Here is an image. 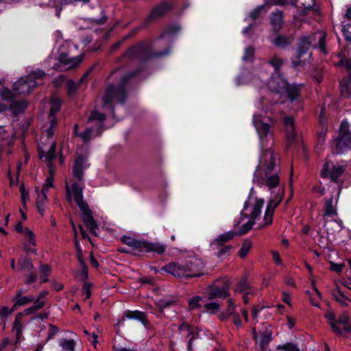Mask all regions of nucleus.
<instances>
[{"mask_svg": "<svg viewBox=\"0 0 351 351\" xmlns=\"http://www.w3.org/2000/svg\"><path fill=\"white\" fill-rule=\"evenodd\" d=\"M263 199H256L254 204H251L250 200L245 202L243 209L241 213L240 219L234 224L235 231H229L219 234L210 243V247L213 250H217L221 245L232 240L237 234L243 235L250 230L255 223L256 219L260 215L263 206Z\"/></svg>", "mask_w": 351, "mask_h": 351, "instance_id": "obj_2", "label": "nucleus"}, {"mask_svg": "<svg viewBox=\"0 0 351 351\" xmlns=\"http://www.w3.org/2000/svg\"><path fill=\"white\" fill-rule=\"evenodd\" d=\"M56 142L51 141H50V147L47 152L46 153L45 157L47 160L49 161L52 160L56 157Z\"/></svg>", "mask_w": 351, "mask_h": 351, "instance_id": "obj_44", "label": "nucleus"}, {"mask_svg": "<svg viewBox=\"0 0 351 351\" xmlns=\"http://www.w3.org/2000/svg\"><path fill=\"white\" fill-rule=\"evenodd\" d=\"M336 154H342L351 149V132L349 124L343 121L337 138L335 141Z\"/></svg>", "mask_w": 351, "mask_h": 351, "instance_id": "obj_9", "label": "nucleus"}, {"mask_svg": "<svg viewBox=\"0 0 351 351\" xmlns=\"http://www.w3.org/2000/svg\"><path fill=\"white\" fill-rule=\"evenodd\" d=\"M125 317H127L128 319H138L140 322H141L144 326H147L148 324V320L146 317V315L143 312H139L137 311H128L125 312Z\"/></svg>", "mask_w": 351, "mask_h": 351, "instance_id": "obj_26", "label": "nucleus"}, {"mask_svg": "<svg viewBox=\"0 0 351 351\" xmlns=\"http://www.w3.org/2000/svg\"><path fill=\"white\" fill-rule=\"evenodd\" d=\"M278 350L283 351H300L297 345L293 343H287L283 345H278L276 348Z\"/></svg>", "mask_w": 351, "mask_h": 351, "instance_id": "obj_43", "label": "nucleus"}, {"mask_svg": "<svg viewBox=\"0 0 351 351\" xmlns=\"http://www.w3.org/2000/svg\"><path fill=\"white\" fill-rule=\"evenodd\" d=\"M62 102L58 98H53L51 101L50 115L52 118L55 117V114L60 109Z\"/></svg>", "mask_w": 351, "mask_h": 351, "instance_id": "obj_41", "label": "nucleus"}, {"mask_svg": "<svg viewBox=\"0 0 351 351\" xmlns=\"http://www.w3.org/2000/svg\"><path fill=\"white\" fill-rule=\"evenodd\" d=\"M171 8V4L168 1H163L157 5L152 10L151 13L147 18V21H152L164 15Z\"/></svg>", "mask_w": 351, "mask_h": 351, "instance_id": "obj_16", "label": "nucleus"}, {"mask_svg": "<svg viewBox=\"0 0 351 351\" xmlns=\"http://www.w3.org/2000/svg\"><path fill=\"white\" fill-rule=\"evenodd\" d=\"M317 36V34L311 36H303L300 38L298 45L297 58H300L301 56L306 53L310 47L313 45V41L315 40V37Z\"/></svg>", "mask_w": 351, "mask_h": 351, "instance_id": "obj_18", "label": "nucleus"}, {"mask_svg": "<svg viewBox=\"0 0 351 351\" xmlns=\"http://www.w3.org/2000/svg\"><path fill=\"white\" fill-rule=\"evenodd\" d=\"M45 72L42 70H38L34 72L31 73L27 76H31V80H34L36 82V80L38 79H42L45 76Z\"/></svg>", "mask_w": 351, "mask_h": 351, "instance_id": "obj_55", "label": "nucleus"}, {"mask_svg": "<svg viewBox=\"0 0 351 351\" xmlns=\"http://www.w3.org/2000/svg\"><path fill=\"white\" fill-rule=\"evenodd\" d=\"M346 165H335L330 161H326L321 171L323 178H330V180L337 183L339 178L343 173Z\"/></svg>", "mask_w": 351, "mask_h": 351, "instance_id": "obj_12", "label": "nucleus"}, {"mask_svg": "<svg viewBox=\"0 0 351 351\" xmlns=\"http://www.w3.org/2000/svg\"><path fill=\"white\" fill-rule=\"evenodd\" d=\"M73 229L75 234V245L77 250V256L78 261L82 268V270L80 274V279L84 281V286L82 288V291L84 295H85V299L88 298V284L86 283V278H88V271L87 268L86 267L85 261L83 259V255H82V250L80 247L79 241L77 240V229L73 223H72Z\"/></svg>", "mask_w": 351, "mask_h": 351, "instance_id": "obj_10", "label": "nucleus"}, {"mask_svg": "<svg viewBox=\"0 0 351 351\" xmlns=\"http://www.w3.org/2000/svg\"><path fill=\"white\" fill-rule=\"evenodd\" d=\"M280 171L278 155L271 147L263 148L254 173V181L261 187H267L272 195L264 215L266 226L272 223L274 212L285 196V186L280 184Z\"/></svg>", "mask_w": 351, "mask_h": 351, "instance_id": "obj_1", "label": "nucleus"}, {"mask_svg": "<svg viewBox=\"0 0 351 351\" xmlns=\"http://www.w3.org/2000/svg\"><path fill=\"white\" fill-rule=\"evenodd\" d=\"M269 8V4L265 2L263 5L257 6L253 10L250 12L249 16L252 20H256L258 18L261 12L264 10H268Z\"/></svg>", "mask_w": 351, "mask_h": 351, "instance_id": "obj_33", "label": "nucleus"}, {"mask_svg": "<svg viewBox=\"0 0 351 351\" xmlns=\"http://www.w3.org/2000/svg\"><path fill=\"white\" fill-rule=\"evenodd\" d=\"M332 294L335 300L343 306H348L347 301H351L346 294L339 289L337 287L335 289L332 290Z\"/></svg>", "mask_w": 351, "mask_h": 351, "instance_id": "obj_27", "label": "nucleus"}, {"mask_svg": "<svg viewBox=\"0 0 351 351\" xmlns=\"http://www.w3.org/2000/svg\"><path fill=\"white\" fill-rule=\"evenodd\" d=\"M285 132L287 141L291 144L295 138V132L294 128V120L291 117H286L284 119Z\"/></svg>", "mask_w": 351, "mask_h": 351, "instance_id": "obj_20", "label": "nucleus"}, {"mask_svg": "<svg viewBox=\"0 0 351 351\" xmlns=\"http://www.w3.org/2000/svg\"><path fill=\"white\" fill-rule=\"evenodd\" d=\"M15 230L18 232H23V233H24L25 234L26 237H27V240L28 241V242L30 244L34 245V234H33V232L30 230H29L27 228L23 229V224H22L21 222H19L16 225Z\"/></svg>", "mask_w": 351, "mask_h": 351, "instance_id": "obj_31", "label": "nucleus"}, {"mask_svg": "<svg viewBox=\"0 0 351 351\" xmlns=\"http://www.w3.org/2000/svg\"><path fill=\"white\" fill-rule=\"evenodd\" d=\"M59 345L62 351H73L75 347V342L73 339H62L59 341Z\"/></svg>", "mask_w": 351, "mask_h": 351, "instance_id": "obj_32", "label": "nucleus"}, {"mask_svg": "<svg viewBox=\"0 0 351 351\" xmlns=\"http://www.w3.org/2000/svg\"><path fill=\"white\" fill-rule=\"evenodd\" d=\"M342 32L346 40L351 42V22L343 21Z\"/></svg>", "mask_w": 351, "mask_h": 351, "instance_id": "obj_45", "label": "nucleus"}, {"mask_svg": "<svg viewBox=\"0 0 351 351\" xmlns=\"http://www.w3.org/2000/svg\"><path fill=\"white\" fill-rule=\"evenodd\" d=\"M252 242L250 240H245L242 244L241 249L238 252L239 256L242 258H245L249 251L252 248Z\"/></svg>", "mask_w": 351, "mask_h": 351, "instance_id": "obj_39", "label": "nucleus"}, {"mask_svg": "<svg viewBox=\"0 0 351 351\" xmlns=\"http://www.w3.org/2000/svg\"><path fill=\"white\" fill-rule=\"evenodd\" d=\"M202 298L199 296H195L189 300V308L190 310H193L200 307L199 302Z\"/></svg>", "mask_w": 351, "mask_h": 351, "instance_id": "obj_49", "label": "nucleus"}, {"mask_svg": "<svg viewBox=\"0 0 351 351\" xmlns=\"http://www.w3.org/2000/svg\"><path fill=\"white\" fill-rule=\"evenodd\" d=\"M332 331L341 335L343 332H349L351 330V319L346 313L341 314L336 320L333 322L331 327Z\"/></svg>", "mask_w": 351, "mask_h": 351, "instance_id": "obj_14", "label": "nucleus"}, {"mask_svg": "<svg viewBox=\"0 0 351 351\" xmlns=\"http://www.w3.org/2000/svg\"><path fill=\"white\" fill-rule=\"evenodd\" d=\"M107 21V17L105 15H102L100 19H95L93 17L89 18L90 23L95 24H104Z\"/></svg>", "mask_w": 351, "mask_h": 351, "instance_id": "obj_61", "label": "nucleus"}, {"mask_svg": "<svg viewBox=\"0 0 351 351\" xmlns=\"http://www.w3.org/2000/svg\"><path fill=\"white\" fill-rule=\"evenodd\" d=\"M180 332H187V337H189L191 332H195L193 328L186 322H183L178 327Z\"/></svg>", "mask_w": 351, "mask_h": 351, "instance_id": "obj_53", "label": "nucleus"}, {"mask_svg": "<svg viewBox=\"0 0 351 351\" xmlns=\"http://www.w3.org/2000/svg\"><path fill=\"white\" fill-rule=\"evenodd\" d=\"M269 63L274 68L275 73L274 75H280V68L283 64V60L278 58L274 57L271 58Z\"/></svg>", "mask_w": 351, "mask_h": 351, "instance_id": "obj_40", "label": "nucleus"}, {"mask_svg": "<svg viewBox=\"0 0 351 351\" xmlns=\"http://www.w3.org/2000/svg\"><path fill=\"white\" fill-rule=\"evenodd\" d=\"M253 336L256 343L259 346V351H265L272 339V332L269 330L264 331L259 340L257 338V335L255 330H254Z\"/></svg>", "mask_w": 351, "mask_h": 351, "instance_id": "obj_19", "label": "nucleus"}, {"mask_svg": "<svg viewBox=\"0 0 351 351\" xmlns=\"http://www.w3.org/2000/svg\"><path fill=\"white\" fill-rule=\"evenodd\" d=\"M13 300L14 301L13 306L14 308L16 306H24L30 302H32L34 300V298L32 295L21 296L19 298H14Z\"/></svg>", "mask_w": 351, "mask_h": 351, "instance_id": "obj_34", "label": "nucleus"}, {"mask_svg": "<svg viewBox=\"0 0 351 351\" xmlns=\"http://www.w3.org/2000/svg\"><path fill=\"white\" fill-rule=\"evenodd\" d=\"M84 184L82 186L77 182H73L70 186L66 181V199L71 204L73 198L75 202L80 210V215L86 227H88V204L84 199L83 190Z\"/></svg>", "mask_w": 351, "mask_h": 351, "instance_id": "obj_7", "label": "nucleus"}, {"mask_svg": "<svg viewBox=\"0 0 351 351\" xmlns=\"http://www.w3.org/2000/svg\"><path fill=\"white\" fill-rule=\"evenodd\" d=\"M56 117H53L50 121V125L45 131L46 137L51 141V138L54 134V125L56 124Z\"/></svg>", "mask_w": 351, "mask_h": 351, "instance_id": "obj_48", "label": "nucleus"}, {"mask_svg": "<svg viewBox=\"0 0 351 351\" xmlns=\"http://www.w3.org/2000/svg\"><path fill=\"white\" fill-rule=\"evenodd\" d=\"M59 329L57 326L51 324L49 326V330L48 331V337L46 340V343L50 339H53V337L58 332Z\"/></svg>", "mask_w": 351, "mask_h": 351, "instance_id": "obj_57", "label": "nucleus"}, {"mask_svg": "<svg viewBox=\"0 0 351 351\" xmlns=\"http://www.w3.org/2000/svg\"><path fill=\"white\" fill-rule=\"evenodd\" d=\"M147 241L137 240L135 239L132 247H133V250L135 251L134 253L137 254V252H146Z\"/></svg>", "mask_w": 351, "mask_h": 351, "instance_id": "obj_37", "label": "nucleus"}, {"mask_svg": "<svg viewBox=\"0 0 351 351\" xmlns=\"http://www.w3.org/2000/svg\"><path fill=\"white\" fill-rule=\"evenodd\" d=\"M230 285L228 281L225 279H219L210 287L208 291V298L210 300L215 298L224 299L229 295Z\"/></svg>", "mask_w": 351, "mask_h": 351, "instance_id": "obj_11", "label": "nucleus"}, {"mask_svg": "<svg viewBox=\"0 0 351 351\" xmlns=\"http://www.w3.org/2000/svg\"><path fill=\"white\" fill-rule=\"evenodd\" d=\"M98 221L93 216L92 211L89 209V233L94 236H97V230H98Z\"/></svg>", "mask_w": 351, "mask_h": 351, "instance_id": "obj_36", "label": "nucleus"}, {"mask_svg": "<svg viewBox=\"0 0 351 351\" xmlns=\"http://www.w3.org/2000/svg\"><path fill=\"white\" fill-rule=\"evenodd\" d=\"M34 268L33 263L29 258H21L18 261V269L21 271H31Z\"/></svg>", "mask_w": 351, "mask_h": 351, "instance_id": "obj_30", "label": "nucleus"}, {"mask_svg": "<svg viewBox=\"0 0 351 351\" xmlns=\"http://www.w3.org/2000/svg\"><path fill=\"white\" fill-rule=\"evenodd\" d=\"M88 75V72H86L83 77L77 82H75L73 80H69L66 84V89H67V93L69 97L73 96L77 90L79 89L80 86L82 83V82L86 79V77Z\"/></svg>", "mask_w": 351, "mask_h": 351, "instance_id": "obj_25", "label": "nucleus"}, {"mask_svg": "<svg viewBox=\"0 0 351 351\" xmlns=\"http://www.w3.org/2000/svg\"><path fill=\"white\" fill-rule=\"evenodd\" d=\"M339 66L345 67L349 72V76L351 75V62L348 59H343L339 61L338 63Z\"/></svg>", "mask_w": 351, "mask_h": 351, "instance_id": "obj_59", "label": "nucleus"}, {"mask_svg": "<svg viewBox=\"0 0 351 351\" xmlns=\"http://www.w3.org/2000/svg\"><path fill=\"white\" fill-rule=\"evenodd\" d=\"M340 92L342 96L351 97V79H343L340 82Z\"/></svg>", "mask_w": 351, "mask_h": 351, "instance_id": "obj_28", "label": "nucleus"}, {"mask_svg": "<svg viewBox=\"0 0 351 351\" xmlns=\"http://www.w3.org/2000/svg\"><path fill=\"white\" fill-rule=\"evenodd\" d=\"M1 95L4 100L10 101L13 99L14 95L10 90L7 88H2L0 90Z\"/></svg>", "mask_w": 351, "mask_h": 351, "instance_id": "obj_54", "label": "nucleus"}, {"mask_svg": "<svg viewBox=\"0 0 351 351\" xmlns=\"http://www.w3.org/2000/svg\"><path fill=\"white\" fill-rule=\"evenodd\" d=\"M250 288L249 284L245 278H242L237 285L235 291L237 292L246 291Z\"/></svg>", "mask_w": 351, "mask_h": 351, "instance_id": "obj_47", "label": "nucleus"}, {"mask_svg": "<svg viewBox=\"0 0 351 351\" xmlns=\"http://www.w3.org/2000/svg\"><path fill=\"white\" fill-rule=\"evenodd\" d=\"M204 264L197 260L185 263H171L161 268L171 275L178 278L199 277L204 274Z\"/></svg>", "mask_w": 351, "mask_h": 351, "instance_id": "obj_4", "label": "nucleus"}, {"mask_svg": "<svg viewBox=\"0 0 351 351\" xmlns=\"http://www.w3.org/2000/svg\"><path fill=\"white\" fill-rule=\"evenodd\" d=\"M253 122L254 127L258 133L261 141L263 145L265 143V141H267V144H273L272 134L270 133L269 129L270 125L263 121V118L261 115L256 114L254 116Z\"/></svg>", "mask_w": 351, "mask_h": 351, "instance_id": "obj_13", "label": "nucleus"}, {"mask_svg": "<svg viewBox=\"0 0 351 351\" xmlns=\"http://www.w3.org/2000/svg\"><path fill=\"white\" fill-rule=\"evenodd\" d=\"M325 38H326L325 34H320L319 35V47L323 53H326V43H325Z\"/></svg>", "mask_w": 351, "mask_h": 351, "instance_id": "obj_60", "label": "nucleus"}, {"mask_svg": "<svg viewBox=\"0 0 351 351\" xmlns=\"http://www.w3.org/2000/svg\"><path fill=\"white\" fill-rule=\"evenodd\" d=\"M268 88L271 92L279 94L280 98L285 95L291 102L300 95V86L289 84L282 74L272 75L268 82Z\"/></svg>", "mask_w": 351, "mask_h": 351, "instance_id": "obj_5", "label": "nucleus"}, {"mask_svg": "<svg viewBox=\"0 0 351 351\" xmlns=\"http://www.w3.org/2000/svg\"><path fill=\"white\" fill-rule=\"evenodd\" d=\"M34 304L32 305L36 311H38L44 307L45 305V302L44 300L36 298L34 301Z\"/></svg>", "mask_w": 351, "mask_h": 351, "instance_id": "obj_63", "label": "nucleus"}, {"mask_svg": "<svg viewBox=\"0 0 351 351\" xmlns=\"http://www.w3.org/2000/svg\"><path fill=\"white\" fill-rule=\"evenodd\" d=\"M174 301L169 299H160L157 301L156 304L160 308L163 309L171 306Z\"/></svg>", "mask_w": 351, "mask_h": 351, "instance_id": "obj_52", "label": "nucleus"}, {"mask_svg": "<svg viewBox=\"0 0 351 351\" xmlns=\"http://www.w3.org/2000/svg\"><path fill=\"white\" fill-rule=\"evenodd\" d=\"M254 51H255V50L253 47H252V46L247 47L245 50L243 59L245 61L252 60L254 58Z\"/></svg>", "mask_w": 351, "mask_h": 351, "instance_id": "obj_50", "label": "nucleus"}, {"mask_svg": "<svg viewBox=\"0 0 351 351\" xmlns=\"http://www.w3.org/2000/svg\"><path fill=\"white\" fill-rule=\"evenodd\" d=\"M23 313H19L16 314L15 317V319L13 324L12 329L16 332V343H19L21 341L23 329Z\"/></svg>", "mask_w": 351, "mask_h": 351, "instance_id": "obj_23", "label": "nucleus"}, {"mask_svg": "<svg viewBox=\"0 0 351 351\" xmlns=\"http://www.w3.org/2000/svg\"><path fill=\"white\" fill-rule=\"evenodd\" d=\"M138 73V70L127 74L122 78L121 84L119 86L109 85L103 98V107L110 108L112 103L115 101L123 104L126 99L125 84L130 79L137 75Z\"/></svg>", "mask_w": 351, "mask_h": 351, "instance_id": "obj_6", "label": "nucleus"}, {"mask_svg": "<svg viewBox=\"0 0 351 351\" xmlns=\"http://www.w3.org/2000/svg\"><path fill=\"white\" fill-rule=\"evenodd\" d=\"M68 44L64 43L58 49V62L52 68L56 71H64L77 67L82 61V57L77 56L70 57L68 54Z\"/></svg>", "mask_w": 351, "mask_h": 351, "instance_id": "obj_8", "label": "nucleus"}, {"mask_svg": "<svg viewBox=\"0 0 351 351\" xmlns=\"http://www.w3.org/2000/svg\"><path fill=\"white\" fill-rule=\"evenodd\" d=\"M12 313L8 307L6 306H1L0 307V318H6L8 317Z\"/></svg>", "mask_w": 351, "mask_h": 351, "instance_id": "obj_62", "label": "nucleus"}, {"mask_svg": "<svg viewBox=\"0 0 351 351\" xmlns=\"http://www.w3.org/2000/svg\"><path fill=\"white\" fill-rule=\"evenodd\" d=\"M106 119V115L103 113L94 110L89 116V122L92 121H97L99 124V128L103 129V122Z\"/></svg>", "mask_w": 351, "mask_h": 351, "instance_id": "obj_38", "label": "nucleus"}, {"mask_svg": "<svg viewBox=\"0 0 351 351\" xmlns=\"http://www.w3.org/2000/svg\"><path fill=\"white\" fill-rule=\"evenodd\" d=\"M170 46L169 42L157 40L154 42L143 41L128 49L123 56L129 59L149 60L162 58L169 55Z\"/></svg>", "mask_w": 351, "mask_h": 351, "instance_id": "obj_3", "label": "nucleus"}, {"mask_svg": "<svg viewBox=\"0 0 351 351\" xmlns=\"http://www.w3.org/2000/svg\"><path fill=\"white\" fill-rule=\"evenodd\" d=\"M47 202V196L41 193H38V199L36 201V206L38 212L43 215L45 210V204Z\"/></svg>", "mask_w": 351, "mask_h": 351, "instance_id": "obj_35", "label": "nucleus"}, {"mask_svg": "<svg viewBox=\"0 0 351 351\" xmlns=\"http://www.w3.org/2000/svg\"><path fill=\"white\" fill-rule=\"evenodd\" d=\"M121 240L124 244H125L130 247H132L135 241V239H134L133 237H131L130 236L125 235L121 237Z\"/></svg>", "mask_w": 351, "mask_h": 351, "instance_id": "obj_64", "label": "nucleus"}, {"mask_svg": "<svg viewBox=\"0 0 351 351\" xmlns=\"http://www.w3.org/2000/svg\"><path fill=\"white\" fill-rule=\"evenodd\" d=\"M293 38L290 36L278 35L272 41V43L278 48L284 49L293 43Z\"/></svg>", "mask_w": 351, "mask_h": 351, "instance_id": "obj_24", "label": "nucleus"}, {"mask_svg": "<svg viewBox=\"0 0 351 351\" xmlns=\"http://www.w3.org/2000/svg\"><path fill=\"white\" fill-rule=\"evenodd\" d=\"M199 335L195 332H191V335H189V339L188 341L187 344V350L188 351H193V341L197 339L198 338Z\"/></svg>", "mask_w": 351, "mask_h": 351, "instance_id": "obj_58", "label": "nucleus"}, {"mask_svg": "<svg viewBox=\"0 0 351 351\" xmlns=\"http://www.w3.org/2000/svg\"><path fill=\"white\" fill-rule=\"evenodd\" d=\"M37 83L31 80V76H25L20 78L14 84L13 88L19 95H28Z\"/></svg>", "mask_w": 351, "mask_h": 351, "instance_id": "obj_15", "label": "nucleus"}, {"mask_svg": "<svg viewBox=\"0 0 351 351\" xmlns=\"http://www.w3.org/2000/svg\"><path fill=\"white\" fill-rule=\"evenodd\" d=\"M41 274L43 275L42 278V282H46L48 281L47 276L49 275L51 269L49 265H42L40 267Z\"/></svg>", "mask_w": 351, "mask_h": 351, "instance_id": "obj_51", "label": "nucleus"}, {"mask_svg": "<svg viewBox=\"0 0 351 351\" xmlns=\"http://www.w3.org/2000/svg\"><path fill=\"white\" fill-rule=\"evenodd\" d=\"M269 19L273 31L275 33L279 32L284 23V16L282 11L276 10V11L272 12L270 14Z\"/></svg>", "mask_w": 351, "mask_h": 351, "instance_id": "obj_17", "label": "nucleus"}, {"mask_svg": "<svg viewBox=\"0 0 351 351\" xmlns=\"http://www.w3.org/2000/svg\"><path fill=\"white\" fill-rule=\"evenodd\" d=\"M205 308L207 311L210 313H215L217 312L219 308V304L217 302H210L206 304L204 306Z\"/></svg>", "mask_w": 351, "mask_h": 351, "instance_id": "obj_56", "label": "nucleus"}, {"mask_svg": "<svg viewBox=\"0 0 351 351\" xmlns=\"http://www.w3.org/2000/svg\"><path fill=\"white\" fill-rule=\"evenodd\" d=\"M232 247L230 245H221L217 250H215L216 251L215 255L218 258L227 256L230 254Z\"/></svg>", "mask_w": 351, "mask_h": 351, "instance_id": "obj_42", "label": "nucleus"}, {"mask_svg": "<svg viewBox=\"0 0 351 351\" xmlns=\"http://www.w3.org/2000/svg\"><path fill=\"white\" fill-rule=\"evenodd\" d=\"M147 248L146 252H153L158 254H162L165 252L167 246L159 243L147 242Z\"/></svg>", "mask_w": 351, "mask_h": 351, "instance_id": "obj_29", "label": "nucleus"}, {"mask_svg": "<svg viewBox=\"0 0 351 351\" xmlns=\"http://www.w3.org/2000/svg\"><path fill=\"white\" fill-rule=\"evenodd\" d=\"M85 160V158L82 156H78L75 160L73 167V173L74 177L78 180L83 179Z\"/></svg>", "mask_w": 351, "mask_h": 351, "instance_id": "obj_22", "label": "nucleus"}, {"mask_svg": "<svg viewBox=\"0 0 351 351\" xmlns=\"http://www.w3.org/2000/svg\"><path fill=\"white\" fill-rule=\"evenodd\" d=\"M83 2L86 3L88 0H50V3L55 7H58V5H61L66 3H74L76 2Z\"/></svg>", "mask_w": 351, "mask_h": 351, "instance_id": "obj_46", "label": "nucleus"}, {"mask_svg": "<svg viewBox=\"0 0 351 351\" xmlns=\"http://www.w3.org/2000/svg\"><path fill=\"white\" fill-rule=\"evenodd\" d=\"M337 215V202L334 203L333 196L324 199V217H332Z\"/></svg>", "mask_w": 351, "mask_h": 351, "instance_id": "obj_21", "label": "nucleus"}]
</instances>
